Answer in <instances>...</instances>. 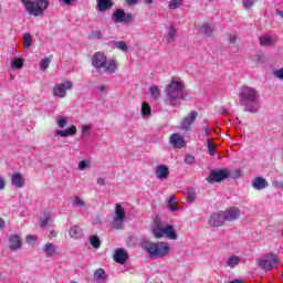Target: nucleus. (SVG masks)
<instances>
[{
    "label": "nucleus",
    "mask_w": 283,
    "mask_h": 283,
    "mask_svg": "<svg viewBox=\"0 0 283 283\" xmlns=\"http://www.w3.org/2000/svg\"><path fill=\"white\" fill-rule=\"evenodd\" d=\"M239 98L245 102V112H250V114H258L260 111V103H258V101H260V93H258V90L245 86L241 88Z\"/></svg>",
    "instance_id": "1"
},
{
    "label": "nucleus",
    "mask_w": 283,
    "mask_h": 283,
    "mask_svg": "<svg viewBox=\"0 0 283 283\" xmlns=\"http://www.w3.org/2000/svg\"><path fill=\"white\" fill-rule=\"evenodd\" d=\"M166 98L170 102L172 107H176V101L185 98V82L180 78L172 76L166 92Z\"/></svg>",
    "instance_id": "2"
},
{
    "label": "nucleus",
    "mask_w": 283,
    "mask_h": 283,
    "mask_svg": "<svg viewBox=\"0 0 283 283\" xmlns=\"http://www.w3.org/2000/svg\"><path fill=\"white\" fill-rule=\"evenodd\" d=\"M27 12L33 17H43L45 14V9L50 6V0H21Z\"/></svg>",
    "instance_id": "3"
},
{
    "label": "nucleus",
    "mask_w": 283,
    "mask_h": 283,
    "mask_svg": "<svg viewBox=\"0 0 283 283\" xmlns=\"http://www.w3.org/2000/svg\"><path fill=\"white\" fill-rule=\"evenodd\" d=\"M145 249L150 258H165L169 255L170 248L169 243L159 241L146 244Z\"/></svg>",
    "instance_id": "4"
},
{
    "label": "nucleus",
    "mask_w": 283,
    "mask_h": 283,
    "mask_svg": "<svg viewBox=\"0 0 283 283\" xmlns=\"http://www.w3.org/2000/svg\"><path fill=\"white\" fill-rule=\"evenodd\" d=\"M111 224L117 231L125 229V208L120 203L115 206V216Z\"/></svg>",
    "instance_id": "5"
},
{
    "label": "nucleus",
    "mask_w": 283,
    "mask_h": 283,
    "mask_svg": "<svg viewBox=\"0 0 283 283\" xmlns=\"http://www.w3.org/2000/svg\"><path fill=\"white\" fill-rule=\"evenodd\" d=\"M277 262H280L277 254L270 252L259 260V266L263 271H272Z\"/></svg>",
    "instance_id": "6"
},
{
    "label": "nucleus",
    "mask_w": 283,
    "mask_h": 283,
    "mask_svg": "<svg viewBox=\"0 0 283 283\" xmlns=\"http://www.w3.org/2000/svg\"><path fill=\"white\" fill-rule=\"evenodd\" d=\"M229 176H231V172L227 168L220 170H211L206 180L209 184L222 182V180H227Z\"/></svg>",
    "instance_id": "7"
},
{
    "label": "nucleus",
    "mask_w": 283,
    "mask_h": 283,
    "mask_svg": "<svg viewBox=\"0 0 283 283\" xmlns=\"http://www.w3.org/2000/svg\"><path fill=\"white\" fill-rule=\"evenodd\" d=\"M134 19H135L134 14L125 13V10L123 9H117L112 15V21L114 23H132Z\"/></svg>",
    "instance_id": "8"
},
{
    "label": "nucleus",
    "mask_w": 283,
    "mask_h": 283,
    "mask_svg": "<svg viewBox=\"0 0 283 283\" xmlns=\"http://www.w3.org/2000/svg\"><path fill=\"white\" fill-rule=\"evenodd\" d=\"M69 90H72V82L71 81H65L64 83L55 84L53 90H52V93L57 98H65V96H67V91Z\"/></svg>",
    "instance_id": "9"
},
{
    "label": "nucleus",
    "mask_w": 283,
    "mask_h": 283,
    "mask_svg": "<svg viewBox=\"0 0 283 283\" xmlns=\"http://www.w3.org/2000/svg\"><path fill=\"white\" fill-rule=\"evenodd\" d=\"M221 212L226 222H235V220H240L242 217V211L238 207H231Z\"/></svg>",
    "instance_id": "10"
},
{
    "label": "nucleus",
    "mask_w": 283,
    "mask_h": 283,
    "mask_svg": "<svg viewBox=\"0 0 283 283\" xmlns=\"http://www.w3.org/2000/svg\"><path fill=\"white\" fill-rule=\"evenodd\" d=\"M169 143L175 147V149H182L184 147H187V140H185V137L178 133L170 135Z\"/></svg>",
    "instance_id": "11"
},
{
    "label": "nucleus",
    "mask_w": 283,
    "mask_h": 283,
    "mask_svg": "<svg viewBox=\"0 0 283 283\" xmlns=\"http://www.w3.org/2000/svg\"><path fill=\"white\" fill-rule=\"evenodd\" d=\"M92 63L93 65L97 69H104L105 67V63H107V55H105V53L103 52H96L93 56H92Z\"/></svg>",
    "instance_id": "12"
},
{
    "label": "nucleus",
    "mask_w": 283,
    "mask_h": 283,
    "mask_svg": "<svg viewBox=\"0 0 283 283\" xmlns=\"http://www.w3.org/2000/svg\"><path fill=\"white\" fill-rule=\"evenodd\" d=\"M198 116L199 114L196 111L189 113V115L181 120L180 129L189 132V129H191V125L196 123V118H198Z\"/></svg>",
    "instance_id": "13"
},
{
    "label": "nucleus",
    "mask_w": 283,
    "mask_h": 283,
    "mask_svg": "<svg viewBox=\"0 0 283 283\" xmlns=\"http://www.w3.org/2000/svg\"><path fill=\"white\" fill-rule=\"evenodd\" d=\"M224 222L227 221L222 211L218 213H212L208 220V224L210 227H224Z\"/></svg>",
    "instance_id": "14"
},
{
    "label": "nucleus",
    "mask_w": 283,
    "mask_h": 283,
    "mask_svg": "<svg viewBox=\"0 0 283 283\" xmlns=\"http://www.w3.org/2000/svg\"><path fill=\"white\" fill-rule=\"evenodd\" d=\"M23 247V239L19 234H13L9 238V249L12 252L19 251Z\"/></svg>",
    "instance_id": "15"
},
{
    "label": "nucleus",
    "mask_w": 283,
    "mask_h": 283,
    "mask_svg": "<svg viewBox=\"0 0 283 283\" xmlns=\"http://www.w3.org/2000/svg\"><path fill=\"white\" fill-rule=\"evenodd\" d=\"M129 258V254H127V251L123 249H117L114 252L113 260L117 262V264H125Z\"/></svg>",
    "instance_id": "16"
},
{
    "label": "nucleus",
    "mask_w": 283,
    "mask_h": 283,
    "mask_svg": "<svg viewBox=\"0 0 283 283\" xmlns=\"http://www.w3.org/2000/svg\"><path fill=\"white\" fill-rule=\"evenodd\" d=\"M155 175L159 180H166V178H169V167L167 165L156 166Z\"/></svg>",
    "instance_id": "17"
},
{
    "label": "nucleus",
    "mask_w": 283,
    "mask_h": 283,
    "mask_svg": "<svg viewBox=\"0 0 283 283\" xmlns=\"http://www.w3.org/2000/svg\"><path fill=\"white\" fill-rule=\"evenodd\" d=\"M11 184L13 185V187H15L17 189H21L24 185H25V179L23 178V176L21 175V172H15L12 175L11 177Z\"/></svg>",
    "instance_id": "18"
},
{
    "label": "nucleus",
    "mask_w": 283,
    "mask_h": 283,
    "mask_svg": "<svg viewBox=\"0 0 283 283\" xmlns=\"http://www.w3.org/2000/svg\"><path fill=\"white\" fill-rule=\"evenodd\" d=\"M104 70L108 72V74H114L116 70H118V62H116V59H108L106 57V63L104 66Z\"/></svg>",
    "instance_id": "19"
},
{
    "label": "nucleus",
    "mask_w": 283,
    "mask_h": 283,
    "mask_svg": "<svg viewBox=\"0 0 283 283\" xmlns=\"http://www.w3.org/2000/svg\"><path fill=\"white\" fill-rule=\"evenodd\" d=\"M252 187L260 191L262 189H266V187H269V182H266L264 177H256L253 179Z\"/></svg>",
    "instance_id": "20"
},
{
    "label": "nucleus",
    "mask_w": 283,
    "mask_h": 283,
    "mask_svg": "<svg viewBox=\"0 0 283 283\" xmlns=\"http://www.w3.org/2000/svg\"><path fill=\"white\" fill-rule=\"evenodd\" d=\"M164 235H166L168 240H178V233H176L174 226H169V224L165 226Z\"/></svg>",
    "instance_id": "21"
},
{
    "label": "nucleus",
    "mask_w": 283,
    "mask_h": 283,
    "mask_svg": "<svg viewBox=\"0 0 283 283\" xmlns=\"http://www.w3.org/2000/svg\"><path fill=\"white\" fill-rule=\"evenodd\" d=\"M114 6L112 0H97V8L101 12H105V10H109Z\"/></svg>",
    "instance_id": "22"
},
{
    "label": "nucleus",
    "mask_w": 283,
    "mask_h": 283,
    "mask_svg": "<svg viewBox=\"0 0 283 283\" xmlns=\"http://www.w3.org/2000/svg\"><path fill=\"white\" fill-rule=\"evenodd\" d=\"M57 136H61L62 138H65L67 136H74L76 134V126L72 125L65 130H57L56 132Z\"/></svg>",
    "instance_id": "23"
},
{
    "label": "nucleus",
    "mask_w": 283,
    "mask_h": 283,
    "mask_svg": "<svg viewBox=\"0 0 283 283\" xmlns=\"http://www.w3.org/2000/svg\"><path fill=\"white\" fill-rule=\"evenodd\" d=\"M70 237L74 238L75 240H78V238H83V229L78 226H74L73 228L70 229L69 231Z\"/></svg>",
    "instance_id": "24"
},
{
    "label": "nucleus",
    "mask_w": 283,
    "mask_h": 283,
    "mask_svg": "<svg viewBox=\"0 0 283 283\" xmlns=\"http://www.w3.org/2000/svg\"><path fill=\"white\" fill-rule=\"evenodd\" d=\"M210 135H211V126H209V122L205 119L201 126V136H203V138H209Z\"/></svg>",
    "instance_id": "25"
},
{
    "label": "nucleus",
    "mask_w": 283,
    "mask_h": 283,
    "mask_svg": "<svg viewBox=\"0 0 283 283\" xmlns=\"http://www.w3.org/2000/svg\"><path fill=\"white\" fill-rule=\"evenodd\" d=\"M259 43L262 46L271 45V43H273V38L270 34H264L259 36Z\"/></svg>",
    "instance_id": "26"
},
{
    "label": "nucleus",
    "mask_w": 283,
    "mask_h": 283,
    "mask_svg": "<svg viewBox=\"0 0 283 283\" xmlns=\"http://www.w3.org/2000/svg\"><path fill=\"white\" fill-rule=\"evenodd\" d=\"M44 253H45L46 258H52V255H54V253H56V248L54 247L53 243H46L44 245Z\"/></svg>",
    "instance_id": "27"
},
{
    "label": "nucleus",
    "mask_w": 283,
    "mask_h": 283,
    "mask_svg": "<svg viewBox=\"0 0 283 283\" xmlns=\"http://www.w3.org/2000/svg\"><path fill=\"white\" fill-rule=\"evenodd\" d=\"M176 34H178V32L176 31V27L170 25V29H169L168 34L166 36L168 43H174V41H176Z\"/></svg>",
    "instance_id": "28"
},
{
    "label": "nucleus",
    "mask_w": 283,
    "mask_h": 283,
    "mask_svg": "<svg viewBox=\"0 0 283 283\" xmlns=\"http://www.w3.org/2000/svg\"><path fill=\"white\" fill-rule=\"evenodd\" d=\"M154 237L157 240H160V238H165V226L164 227H156L153 229Z\"/></svg>",
    "instance_id": "29"
},
{
    "label": "nucleus",
    "mask_w": 283,
    "mask_h": 283,
    "mask_svg": "<svg viewBox=\"0 0 283 283\" xmlns=\"http://www.w3.org/2000/svg\"><path fill=\"white\" fill-rule=\"evenodd\" d=\"M200 32L206 36H211V34H213V28H211L209 24H202L200 28Z\"/></svg>",
    "instance_id": "30"
},
{
    "label": "nucleus",
    "mask_w": 283,
    "mask_h": 283,
    "mask_svg": "<svg viewBox=\"0 0 283 283\" xmlns=\"http://www.w3.org/2000/svg\"><path fill=\"white\" fill-rule=\"evenodd\" d=\"M94 279L95 280H106L107 275H105V270L103 268H98L97 270H95L94 272Z\"/></svg>",
    "instance_id": "31"
},
{
    "label": "nucleus",
    "mask_w": 283,
    "mask_h": 283,
    "mask_svg": "<svg viewBox=\"0 0 283 283\" xmlns=\"http://www.w3.org/2000/svg\"><path fill=\"white\" fill-rule=\"evenodd\" d=\"M11 67L13 70H21V67H23V59L15 57L11 63Z\"/></svg>",
    "instance_id": "32"
},
{
    "label": "nucleus",
    "mask_w": 283,
    "mask_h": 283,
    "mask_svg": "<svg viewBox=\"0 0 283 283\" xmlns=\"http://www.w3.org/2000/svg\"><path fill=\"white\" fill-rule=\"evenodd\" d=\"M150 95L154 97V101H158L163 96L158 86H150Z\"/></svg>",
    "instance_id": "33"
},
{
    "label": "nucleus",
    "mask_w": 283,
    "mask_h": 283,
    "mask_svg": "<svg viewBox=\"0 0 283 283\" xmlns=\"http://www.w3.org/2000/svg\"><path fill=\"white\" fill-rule=\"evenodd\" d=\"M142 115L143 116H151V107L146 102H144L142 104Z\"/></svg>",
    "instance_id": "34"
},
{
    "label": "nucleus",
    "mask_w": 283,
    "mask_h": 283,
    "mask_svg": "<svg viewBox=\"0 0 283 283\" xmlns=\"http://www.w3.org/2000/svg\"><path fill=\"white\" fill-rule=\"evenodd\" d=\"M90 242L93 245V249H101V239L98 235H91Z\"/></svg>",
    "instance_id": "35"
},
{
    "label": "nucleus",
    "mask_w": 283,
    "mask_h": 283,
    "mask_svg": "<svg viewBox=\"0 0 283 283\" xmlns=\"http://www.w3.org/2000/svg\"><path fill=\"white\" fill-rule=\"evenodd\" d=\"M115 48L116 50H122V52H128L129 50V46L125 41L115 42Z\"/></svg>",
    "instance_id": "36"
},
{
    "label": "nucleus",
    "mask_w": 283,
    "mask_h": 283,
    "mask_svg": "<svg viewBox=\"0 0 283 283\" xmlns=\"http://www.w3.org/2000/svg\"><path fill=\"white\" fill-rule=\"evenodd\" d=\"M22 43L23 48H30L32 45V35H30V33H25L23 35Z\"/></svg>",
    "instance_id": "37"
},
{
    "label": "nucleus",
    "mask_w": 283,
    "mask_h": 283,
    "mask_svg": "<svg viewBox=\"0 0 283 283\" xmlns=\"http://www.w3.org/2000/svg\"><path fill=\"white\" fill-rule=\"evenodd\" d=\"M238 264H240V259L237 255H233L230 259H228V266H230V269L238 266Z\"/></svg>",
    "instance_id": "38"
},
{
    "label": "nucleus",
    "mask_w": 283,
    "mask_h": 283,
    "mask_svg": "<svg viewBox=\"0 0 283 283\" xmlns=\"http://www.w3.org/2000/svg\"><path fill=\"white\" fill-rule=\"evenodd\" d=\"M211 140H213V138H207L208 154L210 156H213L216 155V146L213 145V143H211Z\"/></svg>",
    "instance_id": "39"
},
{
    "label": "nucleus",
    "mask_w": 283,
    "mask_h": 283,
    "mask_svg": "<svg viewBox=\"0 0 283 283\" xmlns=\"http://www.w3.org/2000/svg\"><path fill=\"white\" fill-rule=\"evenodd\" d=\"M168 208L170 211H178V207H176V197L171 196L168 200Z\"/></svg>",
    "instance_id": "40"
},
{
    "label": "nucleus",
    "mask_w": 283,
    "mask_h": 283,
    "mask_svg": "<svg viewBox=\"0 0 283 283\" xmlns=\"http://www.w3.org/2000/svg\"><path fill=\"white\" fill-rule=\"evenodd\" d=\"M50 63H52V60H50V57H44L40 62V70H48V67H50Z\"/></svg>",
    "instance_id": "41"
},
{
    "label": "nucleus",
    "mask_w": 283,
    "mask_h": 283,
    "mask_svg": "<svg viewBox=\"0 0 283 283\" xmlns=\"http://www.w3.org/2000/svg\"><path fill=\"white\" fill-rule=\"evenodd\" d=\"M242 6L244 10H251L255 6V0H242Z\"/></svg>",
    "instance_id": "42"
},
{
    "label": "nucleus",
    "mask_w": 283,
    "mask_h": 283,
    "mask_svg": "<svg viewBox=\"0 0 283 283\" xmlns=\"http://www.w3.org/2000/svg\"><path fill=\"white\" fill-rule=\"evenodd\" d=\"M179 6H182V0H170L169 8L170 10L178 9Z\"/></svg>",
    "instance_id": "43"
},
{
    "label": "nucleus",
    "mask_w": 283,
    "mask_h": 283,
    "mask_svg": "<svg viewBox=\"0 0 283 283\" xmlns=\"http://www.w3.org/2000/svg\"><path fill=\"white\" fill-rule=\"evenodd\" d=\"M185 163L186 165H193V163H196V157H193V155H188L185 158Z\"/></svg>",
    "instance_id": "44"
},
{
    "label": "nucleus",
    "mask_w": 283,
    "mask_h": 283,
    "mask_svg": "<svg viewBox=\"0 0 283 283\" xmlns=\"http://www.w3.org/2000/svg\"><path fill=\"white\" fill-rule=\"evenodd\" d=\"M188 200L189 202H193V200H196V192L193 189H188Z\"/></svg>",
    "instance_id": "45"
},
{
    "label": "nucleus",
    "mask_w": 283,
    "mask_h": 283,
    "mask_svg": "<svg viewBox=\"0 0 283 283\" xmlns=\"http://www.w3.org/2000/svg\"><path fill=\"white\" fill-rule=\"evenodd\" d=\"M57 125L60 127V129H63L65 127V125H67V119L65 117H62L57 120Z\"/></svg>",
    "instance_id": "46"
},
{
    "label": "nucleus",
    "mask_w": 283,
    "mask_h": 283,
    "mask_svg": "<svg viewBox=\"0 0 283 283\" xmlns=\"http://www.w3.org/2000/svg\"><path fill=\"white\" fill-rule=\"evenodd\" d=\"M272 186H274L275 189H281V191H283V181H272Z\"/></svg>",
    "instance_id": "47"
},
{
    "label": "nucleus",
    "mask_w": 283,
    "mask_h": 283,
    "mask_svg": "<svg viewBox=\"0 0 283 283\" xmlns=\"http://www.w3.org/2000/svg\"><path fill=\"white\" fill-rule=\"evenodd\" d=\"M74 199V205H76V207H83L85 205V201H83V199H81L80 197H75Z\"/></svg>",
    "instance_id": "48"
},
{
    "label": "nucleus",
    "mask_w": 283,
    "mask_h": 283,
    "mask_svg": "<svg viewBox=\"0 0 283 283\" xmlns=\"http://www.w3.org/2000/svg\"><path fill=\"white\" fill-rule=\"evenodd\" d=\"M86 168H87V161H85V160L80 161L78 169L81 171H85Z\"/></svg>",
    "instance_id": "49"
},
{
    "label": "nucleus",
    "mask_w": 283,
    "mask_h": 283,
    "mask_svg": "<svg viewBox=\"0 0 283 283\" xmlns=\"http://www.w3.org/2000/svg\"><path fill=\"white\" fill-rule=\"evenodd\" d=\"M274 76H276V78H281L283 81V67L275 71Z\"/></svg>",
    "instance_id": "50"
},
{
    "label": "nucleus",
    "mask_w": 283,
    "mask_h": 283,
    "mask_svg": "<svg viewBox=\"0 0 283 283\" xmlns=\"http://www.w3.org/2000/svg\"><path fill=\"white\" fill-rule=\"evenodd\" d=\"M92 129V126L90 125H84L82 126V134H87Z\"/></svg>",
    "instance_id": "51"
},
{
    "label": "nucleus",
    "mask_w": 283,
    "mask_h": 283,
    "mask_svg": "<svg viewBox=\"0 0 283 283\" xmlns=\"http://www.w3.org/2000/svg\"><path fill=\"white\" fill-rule=\"evenodd\" d=\"M3 189H6V180L0 176V191H3Z\"/></svg>",
    "instance_id": "52"
},
{
    "label": "nucleus",
    "mask_w": 283,
    "mask_h": 283,
    "mask_svg": "<svg viewBox=\"0 0 283 283\" xmlns=\"http://www.w3.org/2000/svg\"><path fill=\"white\" fill-rule=\"evenodd\" d=\"M237 41H239L238 35H232V36H230V39H229V42H230V43H237Z\"/></svg>",
    "instance_id": "53"
},
{
    "label": "nucleus",
    "mask_w": 283,
    "mask_h": 283,
    "mask_svg": "<svg viewBox=\"0 0 283 283\" xmlns=\"http://www.w3.org/2000/svg\"><path fill=\"white\" fill-rule=\"evenodd\" d=\"M97 185H99L101 187H105V179L103 178H97Z\"/></svg>",
    "instance_id": "54"
},
{
    "label": "nucleus",
    "mask_w": 283,
    "mask_h": 283,
    "mask_svg": "<svg viewBox=\"0 0 283 283\" xmlns=\"http://www.w3.org/2000/svg\"><path fill=\"white\" fill-rule=\"evenodd\" d=\"M126 3L128 6H135V3H138V0H126Z\"/></svg>",
    "instance_id": "55"
},
{
    "label": "nucleus",
    "mask_w": 283,
    "mask_h": 283,
    "mask_svg": "<svg viewBox=\"0 0 283 283\" xmlns=\"http://www.w3.org/2000/svg\"><path fill=\"white\" fill-rule=\"evenodd\" d=\"M48 222H49L48 219L42 220L41 223H40V227H42V228L48 227Z\"/></svg>",
    "instance_id": "56"
},
{
    "label": "nucleus",
    "mask_w": 283,
    "mask_h": 283,
    "mask_svg": "<svg viewBox=\"0 0 283 283\" xmlns=\"http://www.w3.org/2000/svg\"><path fill=\"white\" fill-rule=\"evenodd\" d=\"M62 1L65 3V6H72V3L76 0H62Z\"/></svg>",
    "instance_id": "57"
},
{
    "label": "nucleus",
    "mask_w": 283,
    "mask_h": 283,
    "mask_svg": "<svg viewBox=\"0 0 283 283\" xmlns=\"http://www.w3.org/2000/svg\"><path fill=\"white\" fill-rule=\"evenodd\" d=\"M31 240H36V237L32 235V234H29L27 237V241L30 242Z\"/></svg>",
    "instance_id": "58"
},
{
    "label": "nucleus",
    "mask_w": 283,
    "mask_h": 283,
    "mask_svg": "<svg viewBox=\"0 0 283 283\" xmlns=\"http://www.w3.org/2000/svg\"><path fill=\"white\" fill-rule=\"evenodd\" d=\"M6 227V221L3 219H0V229H3Z\"/></svg>",
    "instance_id": "59"
},
{
    "label": "nucleus",
    "mask_w": 283,
    "mask_h": 283,
    "mask_svg": "<svg viewBox=\"0 0 283 283\" xmlns=\"http://www.w3.org/2000/svg\"><path fill=\"white\" fill-rule=\"evenodd\" d=\"M145 3H147L148 6H151V3H154V0H145Z\"/></svg>",
    "instance_id": "60"
},
{
    "label": "nucleus",
    "mask_w": 283,
    "mask_h": 283,
    "mask_svg": "<svg viewBox=\"0 0 283 283\" xmlns=\"http://www.w3.org/2000/svg\"><path fill=\"white\" fill-rule=\"evenodd\" d=\"M234 174L235 176H238V178H240V174H241L240 169L235 170Z\"/></svg>",
    "instance_id": "61"
},
{
    "label": "nucleus",
    "mask_w": 283,
    "mask_h": 283,
    "mask_svg": "<svg viewBox=\"0 0 283 283\" xmlns=\"http://www.w3.org/2000/svg\"><path fill=\"white\" fill-rule=\"evenodd\" d=\"M230 283H242V280H234V281H232Z\"/></svg>",
    "instance_id": "62"
},
{
    "label": "nucleus",
    "mask_w": 283,
    "mask_h": 283,
    "mask_svg": "<svg viewBox=\"0 0 283 283\" xmlns=\"http://www.w3.org/2000/svg\"><path fill=\"white\" fill-rule=\"evenodd\" d=\"M52 234H53V238H56V233L52 232Z\"/></svg>",
    "instance_id": "63"
}]
</instances>
